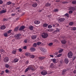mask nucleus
I'll list each match as a JSON object with an SVG mask.
<instances>
[{"label":"nucleus","mask_w":76,"mask_h":76,"mask_svg":"<svg viewBox=\"0 0 76 76\" xmlns=\"http://www.w3.org/2000/svg\"><path fill=\"white\" fill-rule=\"evenodd\" d=\"M20 36H21V34L19 33L15 34L14 36V37L15 38V39L16 40H19V39H20Z\"/></svg>","instance_id":"f257e3e1"},{"label":"nucleus","mask_w":76,"mask_h":76,"mask_svg":"<svg viewBox=\"0 0 76 76\" xmlns=\"http://www.w3.org/2000/svg\"><path fill=\"white\" fill-rule=\"evenodd\" d=\"M48 36V34L47 33H44L42 34V37L43 38H47Z\"/></svg>","instance_id":"f03ea898"},{"label":"nucleus","mask_w":76,"mask_h":76,"mask_svg":"<svg viewBox=\"0 0 76 76\" xmlns=\"http://www.w3.org/2000/svg\"><path fill=\"white\" fill-rule=\"evenodd\" d=\"M73 54L72 53V52L71 51L69 52L68 54H67V56L68 58H71L73 56Z\"/></svg>","instance_id":"7ed1b4c3"},{"label":"nucleus","mask_w":76,"mask_h":76,"mask_svg":"<svg viewBox=\"0 0 76 76\" xmlns=\"http://www.w3.org/2000/svg\"><path fill=\"white\" fill-rule=\"evenodd\" d=\"M28 67L29 69V70H35V67L33 65H30L28 66Z\"/></svg>","instance_id":"20e7f679"},{"label":"nucleus","mask_w":76,"mask_h":76,"mask_svg":"<svg viewBox=\"0 0 76 76\" xmlns=\"http://www.w3.org/2000/svg\"><path fill=\"white\" fill-rule=\"evenodd\" d=\"M3 60L5 63H7L9 61V58L8 57H6L4 58Z\"/></svg>","instance_id":"39448f33"},{"label":"nucleus","mask_w":76,"mask_h":76,"mask_svg":"<svg viewBox=\"0 0 76 76\" xmlns=\"http://www.w3.org/2000/svg\"><path fill=\"white\" fill-rule=\"evenodd\" d=\"M41 74L42 75L45 76L47 74V71H46L45 70L42 71L41 72Z\"/></svg>","instance_id":"423d86ee"},{"label":"nucleus","mask_w":76,"mask_h":76,"mask_svg":"<svg viewBox=\"0 0 76 76\" xmlns=\"http://www.w3.org/2000/svg\"><path fill=\"white\" fill-rule=\"evenodd\" d=\"M69 10H73V11H75V10H76V8L73 7H70Z\"/></svg>","instance_id":"0eeeda50"},{"label":"nucleus","mask_w":76,"mask_h":76,"mask_svg":"<svg viewBox=\"0 0 76 76\" xmlns=\"http://www.w3.org/2000/svg\"><path fill=\"white\" fill-rule=\"evenodd\" d=\"M25 26H21L19 29V31H22V30H23L25 29Z\"/></svg>","instance_id":"6e6552de"},{"label":"nucleus","mask_w":76,"mask_h":76,"mask_svg":"<svg viewBox=\"0 0 76 76\" xmlns=\"http://www.w3.org/2000/svg\"><path fill=\"white\" fill-rule=\"evenodd\" d=\"M7 11L6 10H2L0 11V14H2L3 13H6Z\"/></svg>","instance_id":"1a4fd4ad"},{"label":"nucleus","mask_w":76,"mask_h":76,"mask_svg":"<svg viewBox=\"0 0 76 76\" xmlns=\"http://www.w3.org/2000/svg\"><path fill=\"white\" fill-rule=\"evenodd\" d=\"M34 23H35V24H36V25H37L38 24H39V23H40V21L37 20H36L34 21Z\"/></svg>","instance_id":"9d476101"},{"label":"nucleus","mask_w":76,"mask_h":76,"mask_svg":"<svg viewBox=\"0 0 76 76\" xmlns=\"http://www.w3.org/2000/svg\"><path fill=\"white\" fill-rule=\"evenodd\" d=\"M41 50L42 52H43V53H46L47 52V50L45 49H44V48H42L41 49Z\"/></svg>","instance_id":"9b49d317"},{"label":"nucleus","mask_w":76,"mask_h":76,"mask_svg":"<svg viewBox=\"0 0 76 76\" xmlns=\"http://www.w3.org/2000/svg\"><path fill=\"white\" fill-rule=\"evenodd\" d=\"M0 28L1 30H4V29H6V26H2Z\"/></svg>","instance_id":"f8f14e48"},{"label":"nucleus","mask_w":76,"mask_h":76,"mask_svg":"<svg viewBox=\"0 0 76 76\" xmlns=\"http://www.w3.org/2000/svg\"><path fill=\"white\" fill-rule=\"evenodd\" d=\"M64 20H65V19H64V18H60L59 19V20L60 22H63V21H64Z\"/></svg>","instance_id":"ddd939ff"},{"label":"nucleus","mask_w":76,"mask_h":76,"mask_svg":"<svg viewBox=\"0 0 76 76\" xmlns=\"http://www.w3.org/2000/svg\"><path fill=\"white\" fill-rule=\"evenodd\" d=\"M19 61V59L17 58H15L14 59L13 61L14 62V63H17V62H18Z\"/></svg>","instance_id":"4468645a"},{"label":"nucleus","mask_w":76,"mask_h":76,"mask_svg":"<svg viewBox=\"0 0 76 76\" xmlns=\"http://www.w3.org/2000/svg\"><path fill=\"white\" fill-rule=\"evenodd\" d=\"M65 63H66V64H67L68 63H69V60L67 58H65L64 59Z\"/></svg>","instance_id":"2eb2a0df"},{"label":"nucleus","mask_w":76,"mask_h":76,"mask_svg":"<svg viewBox=\"0 0 76 76\" xmlns=\"http://www.w3.org/2000/svg\"><path fill=\"white\" fill-rule=\"evenodd\" d=\"M25 55L26 57H29L30 56L31 54L29 53H26L25 54Z\"/></svg>","instance_id":"dca6fc26"},{"label":"nucleus","mask_w":76,"mask_h":76,"mask_svg":"<svg viewBox=\"0 0 76 76\" xmlns=\"http://www.w3.org/2000/svg\"><path fill=\"white\" fill-rule=\"evenodd\" d=\"M48 24L47 23H45L43 24V27H47L48 26Z\"/></svg>","instance_id":"f3484780"},{"label":"nucleus","mask_w":76,"mask_h":76,"mask_svg":"<svg viewBox=\"0 0 76 76\" xmlns=\"http://www.w3.org/2000/svg\"><path fill=\"white\" fill-rule=\"evenodd\" d=\"M67 71V70H66V69H64L62 71V75H65L66 74V71Z\"/></svg>","instance_id":"a211bd4d"},{"label":"nucleus","mask_w":76,"mask_h":76,"mask_svg":"<svg viewBox=\"0 0 76 76\" xmlns=\"http://www.w3.org/2000/svg\"><path fill=\"white\" fill-rule=\"evenodd\" d=\"M45 6L46 7H49V6H51V4L48 3H47L46 4Z\"/></svg>","instance_id":"6ab92c4d"},{"label":"nucleus","mask_w":76,"mask_h":76,"mask_svg":"<svg viewBox=\"0 0 76 76\" xmlns=\"http://www.w3.org/2000/svg\"><path fill=\"white\" fill-rule=\"evenodd\" d=\"M30 50L31 51H35V49L34 48H31L30 49Z\"/></svg>","instance_id":"aec40b11"},{"label":"nucleus","mask_w":76,"mask_h":76,"mask_svg":"<svg viewBox=\"0 0 76 76\" xmlns=\"http://www.w3.org/2000/svg\"><path fill=\"white\" fill-rule=\"evenodd\" d=\"M50 67L51 68H54V64L53 63L51 64L50 65Z\"/></svg>","instance_id":"412c9836"},{"label":"nucleus","mask_w":76,"mask_h":76,"mask_svg":"<svg viewBox=\"0 0 76 76\" xmlns=\"http://www.w3.org/2000/svg\"><path fill=\"white\" fill-rule=\"evenodd\" d=\"M16 51L15 50H13L12 51V53L13 54H16Z\"/></svg>","instance_id":"4be33fe9"},{"label":"nucleus","mask_w":76,"mask_h":76,"mask_svg":"<svg viewBox=\"0 0 76 76\" xmlns=\"http://www.w3.org/2000/svg\"><path fill=\"white\" fill-rule=\"evenodd\" d=\"M31 38L33 39H35L36 38H37V36L34 35L31 37Z\"/></svg>","instance_id":"5701e85b"},{"label":"nucleus","mask_w":76,"mask_h":76,"mask_svg":"<svg viewBox=\"0 0 76 76\" xmlns=\"http://www.w3.org/2000/svg\"><path fill=\"white\" fill-rule=\"evenodd\" d=\"M52 61L54 63H57V62H56V59L55 58L52 59Z\"/></svg>","instance_id":"b1692460"},{"label":"nucleus","mask_w":76,"mask_h":76,"mask_svg":"<svg viewBox=\"0 0 76 76\" xmlns=\"http://www.w3.org/2000/svg\"><path fill=\"white\" fill-rule=\"evenodd\" d=\"M61 42L63 44H65L66 43V41L65 40H63L61 41Z\"/></svg>","instance_id":"393cba45"},{"label":"nucleus","mask_w":76,"mask_h":76,"mask_svg":"<svg viewBox=\"0 0 76 76\" xmlns=\"http://www.w3.org/2000/svg\"><path fill=\"white\" fill-rule=\"evenodd\" d=\"M37 3H34L32 5L33 7H36L37 6Z\"/></svg>","instance_id":"a878e982"},{"label":"nucleus","mask_w":76,"mask_h":76,"mask_svg":"<svg viewBox=\"0 0 76 76\" xmlns=\"http://www.w3.org/2000/svg\"><path fill=\"white\" fill-rule=\"evenodd\" d=\"M29 28L30 30H31V31H33V30L34 29V26H31L29 27Z\"/></svg>","instance_id":"bb28decb"},{"label":"nucleus","mask_w":76,"mask_h":76,"mask_svg":"<svg viewBox=\"0 0 76 76\" xmlns=\"http://www.w3.org/2000/svg\"><path fill=\"white\" fill-rule=\"evenodd\" d=\"M60 32V29L56 28V31H54V32Z\"/></svg>","instance_id":"cd10ccee"},{"label":"nucleus","mask_w":76,"mask_h":76,"mask_svg":"<svg viewBox=\"0 0 76 76\" xmlns=\"http://www.w3.org/2000/svg\"><path fill=\"white\" fill-rule=\"evenodd\" d=\"M30 58H34L35 57V56L33 55H30Z\"/></svg>","instance_id":"c85d7f7f"},{"label":"nucleus","mask_w":76,"mask_h":76,"mask_svg":"<svg viewBox=\"0 0 76 76\" xmlns=\"http://www.w3.org/2000/svg\"><path fill=\"white\" fill-rule=\"evenodd\" d=\"M5 66L6 68H9V67H10V65L7 64H5Z\"/></svg>","instance_id":"c756f323"},{"label":"nucleus","mask_w":76,"mask_h":76,"mask_svg":"<svg viewBox=\"0 0 76 76\" xmlns=\"http://www.w3.org/2000/svg\"><path fill=\"white\" fill-rule=\"evenodd\" d=\"M73 24H74V23H73V22H70L69 23V25L70 26H72Z\"/></svg>","instance_id":"7c9ffc66"},{"label":"nucleus","mask_w":76,"mask_h":76,"mask_svg":"<svg viewBox=\"0 0 76 76\" xmlns=\"http://www.w3.org/2000/svg\"><path fill=\"white\" fill-rule=\"evenodd\" d=\"M58 10L57 9H55L53 12H58Z\"/></svg>","instance_id":"2f4dec72"},{"label":"nucleus","mask_w":76,"mask_h":76,"mask_svg":"<svg viewBox=\"0 0 76 76\" xmlns=\"http://www.w3.org/2000/svg\"><path fill=\"white\" fill-rule=\"evenodd\" d=\"M29 70V67H28L25 70V73L27 72H28V71Z\"/></svg>","instance_id":"473e14b6"},{"label":"nucleus","mask_w":76,"mask_h":76,"mask_svg":"<svg viewBox=\"0 0 76 76\" xmlns=\"http://www.w3.org/2000/svg\"><path fill=\"white\" fill-rule=\"evenodd\" d=\"M19 28V27H16L15 29H14V31H17L18 30V29Z\"/></svg>","instance_id":"72a5a7b5"},{"label":"nucleus","mask_w":76,"mask_h":76,"mask_svg":"<svg viewBox=\"0 0 76 76\" xmlns=\"http://www.w3.org/2000/svg\"><path fill=\"white\" fill-rule=\"evenodd\" d=\"M12 3V2L9 1V2H8L7 3V5H10Z\"/></svg>","instance_id":"f704fd0d"},{"label":"nucleus","mask_w":76,"mask_h":76,"mask_svg":"<svg viewBox=\"0 0 76 76\" xmlns=\"http://www.w3.org/2000/svg\"><path fill=\"white\" fill-rule=\"evenodd\" d=\"M63 49H62L59 50L58 51L59 53H62V51H63Z\"/></svg>","instance_id":"c9c22d12"},{"label":"nucleus","mask_w":76,"mask_h":76,"mask_svg":"<svg viewBox=\"0 0 76 76\" xmlns=\"http://www.w3.org/2000/svg\"><path fill=\"white\" fill-rule=\"evenodd\" d=\"M41 44V42H37V45H40V44Z\"/></svg>","instance_id":"e433bc0d"},{"label":"nucleus","mask_w":76,"mask_h":76,"mask_svg":"<svg viewBox=\"0 0 76 76\" xmlns=\"http://www.w3.org/2000/svg\"><path fill=\"white\" fill-rule=\"evenodd\" d=\"M39 59H40V60H43L45 58V57H40L39 58Z\"/></svg>","instance_id":"4c0bfd02"},{"label":"nucleus","mask_w":76,"mask_h":76,"mask_svg":"<svg viewBox=\"0 0 76 76\" xmlns=\"http://www.w3.org/2000/svg\"><path fill=\"white\" fill-rule=\"evenodd\" d=\"M37 44L36 43H34L33 45V47H37Z\"/></svg>","instance_id":"58836bf2"},{"label":"nucleus","mask_w":76,"mask_h":76,"mask_svg":"<svg viewBox=\"0 0 76 76\" xmlns=\"http://www.w3.org/2000/svg\"><path fill=\"white\" fill-rule=\"evenodd\" d=\"M53 45V43L52 42H50L48 44L49 46H51V45Z\"/></svg>","instance_id":"ea45409f"},{"label":"nucleus","mask_w":76,"mask_h":76,"mask_svg":"<svg viewBox=\"0 0 76 76\" xmlns=\"http://www.w3.org/2000/svg\"><path fill=\"white\" fill-rule=\"evenodd\" d=\"M65 16H67V18H69V14L67 13H66L65 14Z\"/></svg>","instance_id":"a19ab883"},{"label":"nucleus","mask_w":76,"mask_h":76,"mask_svg":"<svg viewBox=\"0 0 76 76\" xmlns=\"http://www.w3.org/2000/svg\"><path fill=\"white\" fill-rule=\"evenodd\" d=\"M61 55H62V54L60 53L57 55V57H59L61 56Z\"/></svg>","instance_id":"79ce46f5"},{"label":"nucleus","mask_w":76,"mask_h":76,"mask_svg":"<svg viewBox=\"0 0 76 76\" xmlns=\"http://www.w3.org/2000/svg\"><path fill=\"white\" fill-rule=\"evenodd\" d=\"M12 30H9L7 32L8 34L10 33H11V32H12Z\"/></svg>","instance_id":"37998d69"},{"label":"nucleus","mask_w":76,"mask_h":76,"mask_svg":"<svg viewBox=\"0 0 76 76\" xmlns=\"http://www.w3.org/2000/svg\"><path fill=\"white\" fill-rule=\"evenodd\" d=\"M4 37H7V33H5L4 34Z\"/></svg>","instance_id":"c03bdc74"},{"label":"nucleus","mask_w":76,"mask_h":76,"mask_svg":"<svg viewBox=\"0 0 76 76\" xmlns=\"http://www.w3.org/2000/svg\"><path fill=\"white\" fill-rule=\"evenodd\" d=\"M5 72L6 73H9V70H8V69H6L5 70Z\"/></svg>","instance_id":"a18cd8bd"},{"label":"nucleus","mask_w":76,"mask_h":76,"mask_svg":"<svg viewBox=\"0 0 76 76\" xmlns=\"http://www.w3.org/2000/svg\"><path fill=\"white\" fill-rule=\"evenodd\" d=\"M72 3L73 4H76V1H72Z\"/></svg>","instance_id":"49530a36"},{"label":"nucleus","mask_w":76,"mask_h":76,"mask_svg":"<svg viewBox=\"0 0 76 76\" xmlns=\"http://www.w3.org/2000/svg\"><path fill=\"white\" fill-rule=\"evenodd\" d=\"M52 28V26L50 25H49L48 26V28Z\"/></svg>","instance_id":"de8ad7c7"},{"label":"nucleus","mask_w":76,"mask_h":76,"mask_svg":"<svg viewBox=\"0 0 76 76\" xmlns=\"http://www.w3.org/2000/svg\"><path fill=\"white\" fill-rule=\"evenodd\" d=\"M27 41H28V39H26L24 41V42H25V43H26V42H27Z\"/></svg>","instance_id":"09e8293b"},{"label":"nucleus","mask_w":76,"mask_h":76,"mask_svg":"<svg viewBox=\"0 0 76 76\" xmlns=\"http://www.w3.org/2000/svg\"><path fill=\"white\" fill-rule=\"evenodd\" d=\"M0 51L1 52H2V53H4V50L3 49H1Z\"/></svg>","instance_id":"8fccbe9b"},{"label":"nucleus","mask_w":76,"mask_h":76,"mask_svg":"<svg viewBox=\"0 0 76 76\" xmlns=\"http://www.w3.org/2000/svg\"><path fill=\"white\" fill-rule=\"evenodd\" d=\"M4 73V71H2L0 73V74L1 75H3Z\"/></svg>","instance_id":"3c124183"},{"label":"nucleus","mask_w":76,"mask_h":76,"mask_svg":"<svg viewBox=\"0 0 76 76\" xmlns=\"http://www.w3.org/2000/svg\"><path fill=\"white\" fill-rule=\"evenodd\" d=\"M69 14H71V13H73V11H69Z\"/></svg>","instance_id":"603ef678"},{"label":"nucleus","mask_w":76,"mask_h":76,"mask_svg":"<svg viewBox=\"0 0 76 76\" xmlns=\"http://www.w3.org/2000/svg\"><path fill=\"white\" fill-rule=\"evenodd\" d=\"M18 50L19 51H20V52H21V51H22V49L20 48L18 49Z\"/></svg>","instance_id":"864d4df0"},{"label":"nucleus","mask_w":76,"mask_h":76,"mask_svg":"<svg viewBox=\"0 0 76 76\" xmlns=\"http://www.w3.org/2000/svg\"><path fill=\"white\" fill-rule=\"evenodd\" d=\"M23 48L24 50H26L27 48V47L26 46H25L23 47Z\"/></svg>","instance_id":"5fc2aeb1"},{"label":"nucleus","mask_w":76,"mask_h":76,"mask_svg":"<svg viewBox=\"0 0 76 76\" xmlns=\"http://www.w3.org/2000/svg\"><path fill=\"white\" fill-rule=\"evenodd\" d=\"M73 73L75 74H76V69L73 72Z\"/></svg>","instance_id":"6e6d98bb"},{"label":"nucleus","mask_w":76,"mask_h":76,"mask_svg":"<svg viewBox=\"0 0 76 76\" xmlns=\"http://www.w3.org/2000/svg\"><path fill=\"white\" fill-rule=\"evenodd\" d=\"M3 3V1L1 0H0V4H1Z\"/></svg>","instance_id":"4d7b16f0"},{"label":"nucleus","mask_w":76,"mask_h":76,"mask_svg":"<svg viewBox=\"0 0 76 76\" xmlns=\"http://www.w3.org/2000/svg\"><path fill=\"white\" fill-rule=\"evenodd\" d=\"M73 31H75V30H76V28L75 27H73Z\"/></svg>","instance_id":"13d9d810"},{"label":"nucleus","mask_w":76,"mask_h":76,"mask_svg":"<svg viewBox=\"0 0 76 76\" xmlns=\"http://www.w3.org/2000/svg\"><path fill=\"white\" fill-rule=\"evenodd\" d=\"M67 3V2L66 1H63L62 2V3H63V4H66V3Z\"/></svg>","instance_id":"bf43d9fd"},{"label":"nucleus","mask_w":76,"mask_h":76,"mask_svg":"<svg viewBox=\"0 0 76 76\" xmlns=\"http://www.w3.org/2000/svg\"><path fill=\"white\" fill-rule=\"evenodd\" d=\"M3 20L4 21H7V19H6V18H4L3 19Z\"/></svg>","instance_id":"052dcab7"},{"label":"nucleus","mask_w":76,"mask_h":76,"mask_svg":"<svg viewBox=\"0 0 76 76\" xmlns=\"http://www.w3.org/2000/svg\"><path fill=\"white\" fill-rule=\"evenodd\" d=\"M26 63L27 64H28V63H29V61H27L26 62Z\"/></svg>","instance_id":"680f3d73"},{"label":"nucleus","mask_w":76,"mask_h":76,"mask_svg":"<svg viewBox=\"0 0 76 76\" xmlns=\"http://www.w3.org/2000/svg\"><path fill=\"white\" fill-rule=\"evenodd\" d=\"M75 58H76V56H75V57H74L73 58V59H72V60H75Z\"/></svg>","instance_id":"e2e57ef3"},{"label":"nucleus","mask_w":76,"mask_h":76,"mask_svg":"<svg viewBox=\"0 0 76 76\" xmlns=\"http://www.w3.org/2000/svg\"><path fill=\"white\" fill-rule=\"evenodd\" d=\"M18 12H21L22 11H21V10H18Z\"/></svg>","instance_id":"0e129e2a"},{"label":"nucleus","mask_w":76,"mask_h":76,"mask_svg":"<svg viewBox=\"0 0 76 76\" xmlns=\"http://www.w3.org/2000/svg\"><path fill=\"white\" fill-rule=\"evenodd\" d=\"M40 68L41 69H43L44 67H43V66H40Z\"/></svg>","instance_id":"69168bd1"},{"label":"nucleus","mask_w":76,"mask_h":76,"mask_svg":"<svg viewBox=\"0 0 76 76\" xmlns=\"http://www.w3.org/2000/svg\"><path fill=\"white\" fill-rule=\"evenodd\" d=\"M59 25L58 24H55V26H58Z\"/></svg>","instance_id":"338daca9"},{"label":"nucleus","mask_w":76,"mask_h":76,"mask_svg":"<svg viewBox=\"0 0 76 76\" xmlns=\"http://www.w3.org/2000/svg\"><path fill=\"white\" fill-rule=\"evenodd\" d=\"M20 7H18L17 8H16L17 10H18L20 9Z\"/></svg>","instance_id":"774afa93"}]
</instances>
